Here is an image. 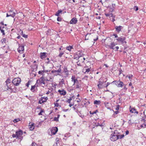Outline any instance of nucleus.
<instances>
[{
  "label": "nucleus",
  "mask_w": 146,
  "mask_h": 146,
  "mask_svg": "<svg viewBox=\"0 0 146 146\" xmlns=\"http://www.w3.org/2000/svg\"><path fill=\"white\" fill-rule=\"evenodd\" d=\"M23 134V132L21 130H19L18 131H16L15 134H13L12 137L13 138H16L22 140L23 137L22 136Z\"/></svg>",
  "instance_id": "f257e3e1"
},
{
  "label": "nucleus",
  "mask_w": 146,
  "mask_h": 146,
  "mask_svg": "<svg viewBox=\"0 0 146 146\" xmlns=\"http://www.w3.org/2000/svg\"><path fill=\"white\" fill-rule=\"evenodd\" d=\"M125 39L126 38L125 37L121 36L118 37V38L116 39V40L118 42L121 44L125 45L127 43L125 41Z\"/></svg>",
  "instance_id": "f03ea898"
},
{
  "label": "nucleus",
  "mask_w": 146,
  "mask_h": 146,
  "mask_svg": "<svg viewBox=\"0 0 146 146\" xmlns=\"http://www.w3.org/2000/svg\"><path fill=\"white\" fill-rule=\"evenodd\" d=\"M21 81V79L19 78H15L12 81L13 84L16 86H18L20 83Z\"/></svg>",
  "instance_id": "7ed1b4c3"
},
{
  "label": "nucleus",
  "mask_w": 146,
  "mask_h": 146,
  "mask_svg": "<svg viewBox=\"0 0 146 146\" xmlns=\"http://www.w3.org/2000/svg\"><path fill=\"white\" fill-rule=\"evenodd\" d=\"M111 84H115L118 87H122L123 85V83L119 81H114L111 83Z\"/></svg>",
  "instance_id": "20e7f679"
},
{
  "label": "nucleus",
  "mask_w": 146,
  "mask_h": 146,
  "mask_svg": "<svg viewBox=\"0 0 146 146\" xmlns=\"http://www.w3.org/2000/svg\"><path fill=\"white\" fill-rule=\"evenodd\" d=\"M15 14L16 13L13 11V10L11 9L9 11L8 13H7L6 17H8L11 16L14 18L15 17Z\"/></svg>",
  "instance_id": "39448f33"
},
{
  "label": "nucleus",
  "mask_w": 146,
  "mask_h": 146,
  "mask_svg": "<svg viewBox=\"0 0 146 146\" xmlns=\"http://www.w3.org/2000/svg\"><path fill=\"white\" fill-rule=\"evenodd\" d=\"M36 84H38L40 86L42 84H44V79L43 76L41 77L40 78L37 80Z\"/></svg>",
  "instance_id": "423d86ee"
},
{
  "label": "nucleus",
  "mask_w": 146,
  "mask_h": 146,
  "mask_svg": "<svg viewBox=\"0 0 146 146\" xmlns=\"http://www.w3.org/2000/svg\"><path fill=\"white\" fill-rule=\"evenodd\" d=\"M110 139L111 141H114L118 139V136L112 134L110 136Z\"/></svg>",
  "instance_id": "0eeeda50"
},
{
  "label": "nucleus",
  "mask_w": 146,
  "mask_h": 146,
  "mask_svg": "<svg viewBox=\"0 0 146 146\" xmlns=\"http://www.w3.org/2000/svg\"><path fill=\"white\" fill-rule=\"evenodd\" d=\"M37 68V65L36 64H33L31 66V71L32 72H35L36 73Z\"/></svg>",
  "instance_id": "6e6552de"
},
{
  "label": "nucleus",
  "mask_w": 146,
  "mask_h": 146,
  "mask_svg": "<svg viewBox=\"0 0 146 146\" xmlns=\"http://www.w3.org/2000/svg\"><path fill=\"white\" fill-rule=\"evenodd\" d=\"M18 51L21 53L24 50V46L22 45H19V47L17 49Z\"/></svg>",
  "instance_id": "1a4fd4ad"
},
{
  "label": "nucleus",
  "mask_w": 146,
  "mask_h": 146,
  "mask_svg": "<svg viewBox=\"0 0 146 146\" xmlns=\"http://www.w3.org/2000/svg\"><path fill=\"white\" fill-rule=\"evenodd\" d=\"M78 21L77 19L76 18H73L70 21V23L72 24H76Z\"/></svg>",
  "instance_id": "9d476101"
},
{
  "label": "nucleus",
  "mask_w": 146,
  "mask_h": 146,
  "mask_svg": "<svg viewBox=\"0 0 146 146\" xmlns=\"http://www.w3.org/2000/svg\"><path fill=\"white\" fill-rule=\"evenodd\" d=\"M115 28L117 32L119 33L122 29L123 27L121 26H116L115 27Z\"/></svg>",
  "instance_id": "9b49d317"
},
{
  "label": "nucleus",
  "mask_w": 146,
  "mask_h": 146,
  "mask_svg": "<svg viewBox=\"0 0 146 146\" xmlns=\"http://www.w3.org/2000/svg\"><path fill=\"white\" fill-rule=\"evenodd\" d=\"M58 130V128L55 127L52 128L51 130V132L52 134L55 135Z\"/></svg>",
  "instance_id": "f8f14e48"
},
{
  "label": "nucleus",
  "mask_w": 146,
  "mask_h": 146,
  "mask_svg": "<svg viewBox=\"0 0 146 146\" xmlns=\"http://www.w3.org/2000/svg\"><path fill=\"white\" fill-rule=\"evenodd\" d=\"M97 86L99 88L101 89L104 87V86L103 85V83L102 82L101 80H99Z\"/></svg>",
  "instance_id": "ddd939ff"
},
{
  "label": "nucleus",
  "mask_w": 146,
  "mask_h": 146,
  "mask_svg": "<svg viewBox=\"0 0 146 146\" xmlns=\"http://www.w3.org/2000/svg\"><path fill=\"white\" fill-rule=\"evenodd\" d=\"M29 127L30 130L32 131L33 130L35 127L34 123H30L29 124Z\"/></svg>",
  "instance_id": "4468645a"
},
{
  "label": "nucleus",
  "mask_w": 146,
  "mask_h": 146,
  "mask_svg": "<svg viewBox=\"0 0 146 146\" xmlns=\"http://www.w3.org/2000/svg\"><path fill=\"white\" fill-rule=\"evenodd\" d=\"M47 53L46 52H41L40 53V58L43 59L46 57V54Z\"/></svg>",
  "instance_id": "2eb2a0df"
},
{
  "label": "nucleus",
  "mask_w": 146,
  "mask_h": 146,
  "mask_svg": "<svg viewBox=\"0 0 146 146\" xmlns=\"http://www.w3.org/2000/svg\"><path fill=\"white\" fill-rule=\"evenodd\" d=\"M83 70H86V72H84V73H85L86 72H91V71L93 70V69L91 67L88 68V67H86L85 68H84Z\"/></svg>",
  "instance_id": "dca6fc26"
},
{
  "label": "nucleus",
  "mask_w": 146,
  "mask_h": 146,
  "mask_svg": "<svg viewBox=\"0 0 146 146\" xmlns=\"http://www.w3.org/2000/svg\"><path fill=\"white\" fill-rule=\"evenodd\" d=\"M130 111L132 113H136L137 114L138 113V112L134 108H131V106L130 107Z\"/></svg>",
  "instance_id": "f3484780"
},
{
  "label": "nucleus",
  "mask_w": 146,
  "mask_h": 146,
  "mask_svg": "<svg viewBox=\"0 0 146 146\" xmlns=\"http://www.w3.org/2000/svg\"><path fill=\"white\" fill-rule=\"evenodd\" d=\"M58 92L60 93V94L61 95H65L66 94V92L64 90H58Z\"/></svg>",
  "instance_id": "a211bd4d"
},
{
  "label": "nucleus",
  "mask_w": 146,
  "mask_h": 146,
  "mask_svg": "<svg viewBox=\"0 0 146 146\" xmlns=\"http://www.w3.org/2000/svg\"><path fill=\"white\" fill-rule=\"evenodd\" d=\"M101 80L102 82L104 83L106 82L107 81V79L106 78L104 77H102L99 79V80Z\"/></svg>",
  "instance_id": "6ab92c4d"
},
{
  "label": "nucleus",
  "mask_w": 146,
  "mask_h": 146,
  "mask_svg": "<svg viewBox=\"0 0 146 146\" xmlns=\"http://www.w3.org/2000/svg\"><path fill=\"white\" fill-rule=\"evenodd\" d=\"M44 97H42L41 98V99L39 100L38 103L40 104H42L44 102H46V100H44Z\"/></svg>",
  "instance_id": "aec40b11"
},
{
  "label": "nucleus",
  "mask_w": 146,
  "mask_h": 146,
  "mask_svg": "<svg viewBox=\"0 0 146 146\" xmlns=\"http://www.w3.org/2000/svg\"><path fill=\"white\" fill-rule=\"evenodd\" d=\"M115 46V43L113 42H111L110 45L109 46L110 48L111 49H114L113 47Z\"/></svg>",
  "instance_id": "412c9836"
},
{
  "label": "nucleus",
  "mask_w": 146,
  "mask_h": 146,
  "mask_svg": "<svg viewBox=\"0 0 146 146\" xmlns=\"http://www.w3.org/2000/svg\"><path fill=\"white\" fill-rule=\"evenodd\" d=\"M62 11L61 10H58L55 14V16H58L59 15V14L61 13Z\"/></svg>",
  "instance_id": "4be33fe9"
},
{
  "label": "nucleus",
  "mask_w": 146,
  "mask_h": 146,
  "mask_svg": "<svg viewBox=\"0 0 146 146\" xmlns=\"http://www.w3.org/2000/svg\"><path fill=\"white\" fill-rule=\"evenodd\" d=\"M101 103V101L100 100H95L94 101V104L96 105H99Z\"/></svg>",
  "instance_id": "5701e85b"
},
{
  "label": "nucleus",
  "mask_w": 146,
  "mask_h": 146,
  "mask_svg": "<svg viewBox=\"0 0 146 146\" xmlns=\"http://www.w3.org/2000/svg\"><path fill=\"white\" fill-rule=\"evenodd\" d=\"M72 49H73L72 46H69L66 47V49L70 51Z\"/></svg>",
  "instance_id": "b1692460"
},
{
  "label": "nucleus",
  "mask_w": 146,
  "mask_h": 146,
  "mask_svg": "<svg viewBox=\"0 0 146 146\" xmlns=\"http://www.w3.org/2000/svg\"><path fill=\"white\" fill-rule=\"evenodd\" d=\"M36 86H38V84H36L35 85L32 86H31V90L33 92H34V90H33L35 89V88Z\"/></svg>",
  "instance_id": "393cba45"
},
{
  "label": "nucleus",
  "mask_w": 146,
  "mask_h": 146,
  "mask_svg": "<svg viewBox=\"0 0 146 146\" xmlns=\"http://www.w3.org/2000/svg\"><path fill=\"white\" fill-rule=\"evenodd\" d=\"M6 39L5 38L2 39L1 40V42L2 44H3L4 43H6Z\"/></svg>",
  "instance_id": "a878e982"
},
{
  "label": "nucleus",
  "mask_w": 146,
  "mask_h": 146,
  "mask_svg": "<svg viewBox=\"0 0 146 146\" xmlns=\"http://www.w3.org/2000/svg\"><path fill=\"white\" fill-rule=\"evenodd\" d=\"M79 55L78 54V55L77 57H75V58H76V59H78L80 58V57H82L83 56V54L82 53V54L79 53Z\"/></svg>",
  "instance_id": "bb28decb"
},
{
  "label": "nucleus",
  "mask_w": 146,
  "mask_h": 146,
  "mask_svg": "<svg viewBox=\"0 0 146 146\" xmlns=\"http://www.w3.org/2000/svg\"><path fill=\"white\" fill-rule=\"evenodd\" d=\"M113 134L115 135H116L117 136H118V134H119V133L117 130H116L114 131L113 133Z\"/></svg>",
  "instance_id": "cd10ccee"
},
{
  "label": "nucleus",
  "mask_w": 146,
  "mask_h": 146,
  "mask_svg": "<svg viewBox=\"0 0 146 146\" xmlns=\"http://www.w3.org/2000/svg\"><path fill=\"white\" fill-rule=\"evenodd\" d=\"M105 15L106 17H108L110 16V17H113V14L112 13H111V14H109L108 13L105 14Z\"/></svg>",
  "instance_id": "c85d7f7f"
},
{
  "label": "nucleus",
  "mask_w": 146,
  "mask_h": 146,
  "mask_svg": "<svg viewBox=\"0 0 146 146\" xmlns=\"http://www.w3.org/2000/svg\"><path fill=\"white\" fill-rule=\"evenodd\" d=\"M11 82V80H10L9 79H7L6 81H5V82L6 83V85H7L9 83H10Z\"/></svg>",
  "instance_id": "c756f323"
},
{
  "label": "nucleus",
  "mask_w": 146,
  "mask_h": 146,
  "mask_svg": "<svg viewBox=\"0 0 146 146\" xmlns=\"http://www.w3.org/2000/svg\"><path fill=\"white\" fill-rule=\"evenodd\" d=\"M64 54V53L63 52H60L58 55V56L60 57H61L62 56V55Z\"/></svg>",
  "instance_id": "7c9ffc66"
},
{
  "label": "nucleus",
  "mask_w": 146,
  "mask_h": 146,
  "mask_svg": "<svg viewBox=\"0 0 146 146\" xmlns=\"http://www.w3.org/2000/svg\"><path fill=\"white\" fill-rule=\"evenodd\" d=\"M118 136V139H121L123 138L124 137V135H119Z\"/></svg>",
  "instance_id": "2f4dec72"
},
{
  "label": "nucleus",
  "mask_w": 146,
  "mask_h": 146,
  "mask_svg": "<svg viewBox=\"0 0 146 146\" xmlns=\"http://www.w3.org/2000/svg\"><path fill=\"white\" fill-rule=\"evenodd\" d=\"M1 32L2 33L3 35H5V33L4 32V30L3 29H1L0 30Z\"/></svg>",
  "instance_id": "473e14b6"
},
{
  "label": "nucleus",
  "mask_w": 146,
  "mask_h": 146,
  "mask_svg": "<svg viewBox=\"0 0 146 146\" xmlns=\"http://www.w3.org/2000/svg\"><path fill=\"white\" fill-rule=\"evenodd\" d=\"M57 20L58 21H61L62 20V18L60 17H58L57 18Z\"/></svg>",
  "instance_id": "72a5a7b5"
},
{
  "label": "nucleus",
  "mask_w": 146,
  "mask_h": 146,
  "mask_svg": "<svg viewBox=\"0 0 146 146\" xmlns=\"http://www.w3.org/2000/svg\"><path fill=\"white\" fill-rule=\"evenodd\" d=\"M72 100V98L70 97L69 99L66 101V102L69 103H70V101Z\"/></svg>",
  "instance_id": "f704fd0d"
},
{
  "label": "nucleus",
  "mask_w": 146,
  "mask_h": 146,
  "mask_svg": "<svg viewBox=\"0 0 146 146\" xmlns=\"http://www.w3.org/2000/svg\"><path fill=\"white\" fill-rule=\"evenodd\" d=\"M44 110H41L40 111L39 113H38V115H42V112H43Z\"/></svg>",
  "instance_id": "c9c22d12"
},
{
  "label": "nucleus",
  "mask_w": 146,
  "mask_h": 146,
  "mask_svg": "<svg viewBox=\"0 0 146 146\" xmlns=\"http://www.w3.org/2000/svg\"><path fill=\"white\" fill-rule=\"evenodd\" d=\"M73 81L74 83L73 85H75V84L77 83V82H78V81L77 79L74 80Z\"/></svg>",
  "instance_id": "e433bc0d"
},
{
  "label": "nucleus",
  "mask_w": 146,
  "mask_h": 146,
  "mask_svg": "<svg viewBox=\"0 0 146 146\" xmlns=\"http://www.w3.org/2000/svg\"><path fill=\"white\" fill-rule=\"evenodd\" d=\"M54 121H58V118L57 117H55L54 118Z\"/></svg>",
  "instance_id": "4c0bfd02"
},
{
  "label": "nucleus",
  "mask_w": 146,
  "mask_h": 146,
  "mask_svg": "<svg viewBox=\"0 0 146 146\" xmlns=\"http://www.w3.org/2000/svg\"><path fill=\"white\" fill-rule=\"evenodd\" d=\"M20 121V119H15L13 121L14 122H17Z\"/></svg>",
  "instance_id": "58836bf2"
},
{
  "label": "nucleus",
  "mask_w": 146,
  "mask_h": 146,
  "mask_svg": "<svg viewBox=\"0 0 146 146\" xmlns=\"http://www.w3.org/2000/svg\"><path fill=\"white\" fill-rule=\"evenodd\" d=\"M88 35H90V34H89L88 33V34H87L86 35V37H85V40H88V39H89L88 38H88H87V36Z\"/></svg>",
  "instance_id": "ea45409f"
},
{
  "label": "nucleus",
  "mask_w": 146,
  "mask_h": 146,
  "mask_svg": "<svg viewBox=\"0 0 146 146\" xmlns=\"http://www.w3.org/2000/svg\"><path fill=\"white\" fill-rule=\"evenodd\" d=\"M112 5L113 8H112L111 9L113 11L114 9V7L115 6V4H112Z\"/></svg>",
  "instance_id": "a19ab883"
},
{
  "label": "nucleus",
  "mask_w": 146,
  "mask_h": 146,
  "mask_svg": "<svg viewBox=\"0 0 146 146\" xmlns=\"http://www.w3.org/2000/svg\"><path fill=\"white\" fill-rule=\"evenodd\" d=\"M22 36L25 38H27V35H26L25 34H23Z\"/></svg>",
  "instance_id": "79ce46f5"
},
{
  "label": "nucleus",
  "mask_w": 146,
  "mask_h": 146,
  "mask_svg": "<svg viewBox=\"0 0 146 146\" xmlns=\"http://www.w3.org/2000/svg\"><path fill=\"white\" fill-rule=\"evenodd\" d=\"M133 75L131 74H130L128 76V78H129V79H131L132 77H133Z\"/></svg>",
  "instance_id": "37998d69"
},
{
  "label": "nucleus",
  "mask_w": 146,
  "mask_h": 146,
  "mask_svg": "<svg viewBox=\"0 0 146 146\" xmlns=\"http://www.w3.org/2000/svg\"><path fill=\"white\" fill-rule=\"evenodd\" d=\"M113 36H115V38H118V36L116 34H114L113 35Z\"/></svg>",
  "instance_id": "c03bdc74"
},
{
  "label": "nucleus",
  "mask_w": 146,
  "mask_h": 146,
  "mask_svg": "<svg viewBox=\"0 0 146 146\" xmlns=\"http://www.w3.org/2000/svg\"><path fill=\"white\" fill-rule=\"evenodd\" d=\"M100 126L101 127H102L103 126V125L102 124H100L99 123H98L97 125H96V126Z\"/></svg>",
  "instance_id": "a18cd8bd"
},
{
  "label": "nucleus",
  "mask_w": 146,
  "mask_h": 146,
  "mask_svg": "<svg viewBox=\"0 0 146 146\" xmlns=\"http://www.w3.org/2000/svg\"><path fill=\"white\" fill-rule=\"evenodd\" d=\"M54 105H55V106L56 107H58L59 106V104H58L57 103H54Z\"/></svg>",
  "instance_id": "49530a36"
},
{
  "label": "nucleus",
  "mask_w": 146,
  "mask_h": 146,
  "mask_svg": "<svg viewBox=\"0 0 146 146\" xmlns=\"http://www.w3.org/2000/svg\"><path fill=\"white\" fill-rule=\"evenodd\" d=\"M98 39V36H97V37L96 38H94V41H96Z\"/></svg>",
  "instance_id": "de8ad7c7"
},
{
  "label": "nucleus",
  "mask_w": 146,
  "mask_h": 146,
  "mask_svg": "<svg viewBox=\"0 0 146 146\" xmlns=\"http://www.w3.org/2000/svg\"><path fill=\"white\" fill-rule=\"evenodd\" d=\"M119 105H117L115 109L117 110H118L119 109Z\"/></svg>",
  "instance_id": "09e8293b"
},
{
  "label": "nucleus",
  "mask_w": 146,
  "mask_h": 146,
  "mask_svg": "<svg viewBox=\"0 0 146 146\" xmlns=\"http://www.w3.org/2000/svg\"><path fill=\"white\" fill-rule=\"evenodd\" d=\"M135 8H134V9H135L136 11H137L138 9V7H135Z\"/></svg>",
  "instance_id": "8fccbe9b"
},
{
  "label": "nucleus",
  "mask_w": 146,
  "mask_h": 146,
  "mask_svg": "<svg viewBox=\"0 0 146 146\" xmlns=\"http://www.w3.org/2000/svg\"><path fill=\"white\" fill-rule=\"evenodd\" d=\"M76 99L77 100H76V101L77 102H79L80 101V99H78L77 98H76Z\"/></svg>",
  "instance_id": "3c124183"
},
{
  "label": "nucleus",
  "mask_w": 146,
  "mask_h": 146,
  "mask_svg": "<svg viewBox=\"0 0 146 146\" xmlns=\"http://www.w3.org/2000/svg\"><path fill=\"white\" fill-rule=\"evenodd\" d=\"M75 76H72V81H73L74 80H75L76 79H75Z\"/></svg>",
  "instance_id": "603ef678"
},
{
  "label": "nucleus",
  "mask_w": 146,
  "mask_h": 146,
  "mask_svg": "<svg viewBox=\"0 0 146 146\" xmlns=\"http://www.w3.org/2000/svg\"><path fill=\"white\" fill-rule=\"evenodd\" d=\"M114 18V16L113 15V17H112V20H111L113 22H114L115 21V20Z\"/></svg>",
  "instance_id": "864d4df0"
},
{
  "label": "nucleus",
  "mask_w": 146,
  "mask_h": 146,
  "mask_svg": "<svg viewBox=\"0 0 146 146\" xmlns=\"http://www.w3.org/2000/svg\"><path fill=\"white\" fill-rule=\"evenodd\" d=\"M128 123L129 124H130L131 125L132 124V123H131V120H129L128 121Z\"/></svg>",
  "instance_id": "5fc2aeb1"
},
{
  "label": "nucleus",
  "mask_w": 146,
  "mask_h": 146,
  "mask_svg": "<svg viewBox=\"0 0 146 146\" xmlns=\"http://www.w3.org/2000/svg\"><path fill=\"white\" fill-rule=\"evenodd\" d=\"M98 111L97 110H96V111H94V112H93L92 113V114H95V113H96V112Z\"/></svg>",
  "instance_id": "6e6d98bb"
},
{
  "label": "nucleus",
  "mask_w": 146,
  "mask_h": 146,
  "mask_svg": "<svg viewBox=\"0 0 146 146\" xmlns=\"http://www.w3.org/2000/svg\"><path fill=\"white\" fill-rule=\"evenodd\" d=\"M29 82H28L26 84V86L27 87L29 86Z\"/></svg>",
  "instance_id": "4d7b16f0"
},
{
  "label": "nucleus",
  "mask_w": 146,
  "mask_h": 146,
  "mask_svg": "<svg viewBox=\"0 0 146 146\" xmlns=\"http://www.w3.org/2000/svg\"><path fill=\"white\" fill-rule=\"evenodd\" d=\"M80 87L79 86L78 84H77L76 86V88H78Z\"/></svg>",
  "instance_id": "13d9d810"
},
{
  "label": "nucleus",
  "mask_w": 146,
  "mask_h": 146,
  "mask_svg": "<svg viewBox=\"0 0 146 146\" xmlns=\"http://www.w3.org/2000/svg\"><path fill=\"white\" fill-rule=\"evenodd\" d=\"M48 99V98L47 97H44V100H46H46H47Z\"/></svg>",
  "instance_id": "bf43d9fd"
},
{
  "label": "nucleus",
  "mask_w": 146,
  "mask_h": 146,
  "mask_svg": "<svg viewBox=\"0 0 146 146\" xmlns=\"http://www.w3.org/2000/svg\"><path fill=\"white\" fill-rule=\"evenodd\" d=\"M0 24L2 25H4V24L3 21H2V22H1L0 23Z\"/></svg>",
  "instance_id": "052dcab7"
},
{
  "label": "nucleus",
  "mask_w": 146,
  "mask_h": 146,
  "mask_svg": "<svg viewBox=\"0 0 146 146\" xmlns=\"http://www.w3.org/2000/svg\"><path fill=\"white\" fill-rule=\"evenodd\" d=\"M110 84V83L109 82H107L106 85V87H107Z\"/></svg>",
  "instance_id": "680f3d73"
},
{
  "label": "nucleus",
  "mask_w": 146,
  "mask_h": 146,
  "mask_svg": "<svg viewBox=\"0 0 146 146\" xmlns=\"http://www.w3.org/2000/svg\"><path fill=\"white\" fill-rule=\"evenodd\" d=\"M129 132L127 130L126 131L125 133L126 135H127L129 134Z\"/></svg>",
  "instance_id": "e2e57ef3"
},
{
  "label": "nucleus",
  "mask_w": 146,
  "mask_h": 146,
  "mask_svg": "<svg viewBox=\"0 0 146 146\" xmlns=\"http://www.w3.org/2000/svg\"><path fill=\"white\" fill-rule=\"evenodd\" d=\"M35 143H32V146H35L34 145H35Z\"/></svg>",
  "instance_id": "0e129e2a"
},
{
  "label": "nucleus",
  "mask_w": 146,
  "mask_h": 146,
  "mask_svg": "<svg viewBox=\"0 0 146 146\" xmlns=\"http://www.w3.org/2000/svg\"><path fill=\"white\" fill-rule=\"evenodd\" d=\"M68 110V109H64L63 110V111H64L65 112V111H67Z\"/></svg>",
  "instance_id": "69168bd1"
},
{
  "label": "nucleus",
  "mask_w": 146,
  "mask_h": 146,
  "mask_svg": "<svg viewBox=\"0 0 146 146\" xmlns=\"http://www.w3.org/2000/svg\"><path fill=\"white\" fill-rule=\"evenodd\" d=\"M129 86H132V83H131V82H130L129 83Z\"/></svg>",
  "instance_id": "338daca9"
},
{
  "label": "nucleus",
  "mask_w": 146,
  "mask_h": 146,
  "mask_svg": "<svg viewBox=\"0 0 146 146\" xmlns=\"http://www.w3.org/2000/svg\"><path fill=\"white\" fill-rule=\"evenodd\" d=\"M118 113V111H115V113L116 114H117Z\"/></svg>",
  "instance_id": "774afa93"
}]
</instances>
